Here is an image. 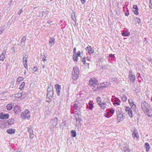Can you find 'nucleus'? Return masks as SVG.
Returning a JSON list of instances; mask_svg holds the SVG:
<instances>
[{
    "label": "nucleus",
    "mask_w": 152,
    "mask_h": 152,
    "mask_svg": "<svg viewBox=\"0 0 152 152\" xmlns=\"http://www.w3.org/2000/svg\"><path fill=\"white\" fill-rule=\"evenodd\" d=\"M138 9H134L133 10V11L134 12V13L136 15H138L139 14L138 12Z\"/></svg>",
    "instance_id": "obj_40"
},
{
    "label": "nucleus",
    "mask_w": 152,
    "mask_h": 152,
    "mask_svg": "<svg viewBox=\"0 0 152 152\" xmlns=\"http://www.w3.org/2000/svg\"><path fill=\"white\" fill-rule=\"evenodd\" d=\"M130 33L129 31H126L122 33V35L124 37L128 36L130 35Z\"/></svg>",
    "instance_id": "obj_25"
},
{
    "label": "nucleus",
    "mask_w": 152,
    "mask_h": 152,
    "mask_svg": "<svg viewBox=\"0 0 152 152\" xmlns=\"http://www.w3.org/2000/svg\"><path fill=\"white\" fill-rule=\"evenodd\" d=\"M6 51L5 50H4L2 53L1 54L0 56V60L3 61L5 58V55L6 54Z\"/></svg>",
    "instance_id": "obj_13"
},
{
    "label": "nucleus",
    "mask_w": 152,
    "mask_h": 152,
    "mask_svg": "<svg viewBox=\"0 0 152 152\" xmlns=\"http://www.w3.org/2000/svg\"><path fill=\"white\" fill-rule=\"evenodd\" d=\"M22 12V9H20L19 10L18 12V14H19V15H20L21 13Z\"/></svg>",
    "instance_id": "obj_56"
},
{
    "label": "nucleus",
    "mask_w": 152,
    "mask_h": 152,
    "mask_svg": "<svg viewBox=\"0 0 152 152\" xmlns=\"http://www.w3.org/2000/svg\"><path fill=\"white\" fill-rule=\"evenodd\" d=\"M86 0H81V2L82 4H84Z\"/></svg>",
    "instance_id": "obj_58"
},
{
    "label": "nucleus",
    "mask_w": 152,
    "mask_h": 152,
    "mask_svg": "<svg viewBox=\"0 0 152 152\" xmlns=\"http://www.w3.org/2000/svg\"><path fill=\"white\" fill-rule=\"evenodd\" d=\"M58 120L57 118L55 117L51 121V123L52 125V126H51L53 128H54V127L56 126L57 124Z\"/></svg>",
    "instance_id": "obj_8"
},
{
    "label": "nucleus",
    "mask_w": 152,
    "mask_h": 152,
    "mask_svg": "<svg viewBox=\"0 0 152 152\" xmlns=\"http://www.w3.org/2000/svg\"><path fill=\"white\" fill-rule=\"evenodd\" d=\"M23 60L24 61H27V56L26 55H24L23 56Z\"/></svg>",
    "instance_id": "obj_37"
},
{
    "label": "nucleus",
    "mask_w": 152,
    "mask_h": 152,
    "mask_svg": "<svg viewBox=\"0 0 152 152\" xmlns=\"http://www.w3.org/2000/svg\"><path fill=\"white\" fill-rule=\"evenodd\" d=\"M53 87L51 85H50L48 88L47 92L53 91Z\"/></svg>",
    "instance_id": "obj_29"
},
{
    "label": "nucleus",
    "mask_w": 152,
    "mask_h": 152,
    "mask_svg": "<svg viewBox=\"0 0 152 152\" xmlns=\"http://www.w3.org/2000/svg\"><path fill=\"white\" fill-rule=\"evenodd\" d=\"M6 131L8 133L10 134H12L15 132V130L12 128H10L7 130Z\"/></svg>",
    "instance_id": "obj_16"
},
{
    "label": "nucleus",
    "mask_w": 152,
    "mask_h": 152,
    "mask_svg": "<svg viewBox=\"0 0 152 152\" xmlns=\"http://www.w3.org/2000/svg\"><path fill=\"white\" fill-rule=\"evenodd\" d=\"M28 132L29 133L33 132V130L32 128H28Z\"/></svg>",
    "instance_id": "obj_46"
},
{
    "label": "nucleus",
    "mask_w": 152,
    "mask_h": 152,
    "mask_svg": "<svg viewBox=\"0 0 152 152\" xmlns=\"http://www.w3.org/2000/svg\"><path fill=\"white\" fill-rule=\"evenodd\" d=\"M114 56V55H112V54H110L109 55V57H110V58H112L113 57V56Z\"/></svg>",
    "instance_id": "obj_61"
},
{
    "label": "nucleus",
    "mask_w": 152,
    "mask_h": 152,
    "mask_svg": "<svg viewBox=\"0 0 152 152\" xmlns=\"http://www.w3.org/2000/svg\"><path fill=\"white\" fill-rule=\"evenodd\" d=\"M98 105L99 107L102 109H104L107 108V105L105 102H102L101 103H99Z\"/></svg>",
    "instance_id": "obj_14"
},
{
    "label": "nucleus",
    "mask_w": 152,
    "mask_h": 152,
    "mask_svg": "<svg viewBox=\"0 0 152 152\" xmlns=\"http://www.w3.org/2000/svg\"><path fill=\"white\" fill-rule=\"evenodd\" d=\"M75 119L76 121H79L80 122L81 120V118H77L76 117Z\"/></svg>",
    "instance_id": "obj_54"
},
{
    "label": "nucleus",
    "mask_w": 152,
    "mask_h": 152,
    "mask_svg": "<svg viewBox=\"0 0 152 152\" xmlns=\"http://www.w3.org/2000/svg\"><path fill=\"white\" fill-rule=\"evenodd\" d=\"M117 119L118 120V121H122L124 119V116L122 114L117 113Z\"/></svg>",
    "instance_id": "obj_12"
},
{
    "label": "nucleus",
    "mask_w": 152,
    "mask_h": 152,
    "mask_svg": "<svg viewBox=\"0 0 152 152\" xmlns=\"http://www.w3.org/2000/svg\"><path fill=\"white\" fill-rule=\"evenodd\" d=\"M133 10L138 9L137 8V5H134L133 6Z\"/></svg>",
    "instance_id": "obj_51"
},
{
    "label": "nucleus",
    "mask_w": 152,
    "mask_h": 152,
    "mask_svg": "<svg viewBox=\"0 0 152 152\" xmlns=\"http://www.w3.org/2000/svg\"><path fill=\"white\" fill-rule=\"evenodd\" d=\"M141 106L143 111L148 113L151 109V107L150 105L145 101L142 102Z\"/></svg>",
    "instance_id": "obj_1"
},
{
    "label": "nucleus",
    "mask_w": 152,
    "mask_h": 152,
    "mask_svg": "<svg viewBox=\"0 0 152 152\" xmlns=\"http://www.w3.org/2000/svg\"><path fill=\"white\" fill-rule=\"evenodd\" d=\"M149 7L151 9H152V0H151L150 1Z\"/></svg>",
    "instance_id": "obj_47"
},
{
    "label": "nucleus",
    "mask_w": 152,
    "mask_h": 152,
    "mask_svg": "<svg viewBox=\"0 0 152 152\" xmlns=\"http://www.w3.org/2000/svg\"><path fill=\"white\" fill-rule=\"evenodd\" d=\"M132 136L134 139L139 138V136L136 129H134V131L132 134Z\"/></svg>",
    "instance_id": "obj_9"
},
{
    "label": "nucleus",
    "mask_w": 152,
    "mask_h": 152,
    "mask_svg": "<svg viewBox=\"0 0 152 152\" xmlns=\"http://www.w3.org/2000/svg\"><path fill=\"white\" fill-rule=\"evenodd\" d=\"M140 22V19H138V20H137V22H138V23H139Z\"/></svg>",
    "instance_id": "obj_64"
},
{
    "label": "nucleus",
    "mask_w": 152,
    "mask_h": 152,
    "mask_svg": "<svg viewBox=\"0 0 152 152\" xmlns=\"http://www.w3.org/2000/svg\"><path fill=\"white\" fill-rule=\"evenodd\" d=\"M129 102L130 105L132 106V107H133L134 108L136 107L135 105H134V104L133 103V101L132 99H129L128 100Z\"/></svg>",
    "instance_id": "obj_24"
},
{
    "label": "nucleus",
    "mask_w": 152,
    "mask_h": 152,
    "mask_svg": "<svg viewBox=\"0 0 152 152\" xmlns=\"http://www.w3.org/2000/svg\"><path fill=\"white\" fill-rule=\"evenodd\" d=\"M4 31V27H0V34H1V33Z\"/></svg>",
    "instance_id": "obj_39"
},
{
    "label": "nucleus",
    "mask_w": 152,
    "mask_h": 152,
    "mask_svg": "<svg viewBox=\"0 0 152 152\" xmlns=\"http://www.w3.org/2000/svg\"><path fill=\"white\" fill-rule=\"evenodd\" d=\"M145 145L146 148V151L147 152H148L150 148V146L148 142L145 143Z\"/></svg>",
    "instance_id": "obj_23"
},
{
    "label": "nucleus",
    "mask_w": 152,
    "mask_h": 152,
    "mask_svg": "<svg viewBox=\"0 0 152 152\" xmlns=\"http://www.w3.org/2000/svg\"><path fill=\"white\" fill-rule=\"evenodd\" d=\"M23 79V77L19 76V77L17 80V82H20L21 81H22Z\"/></svg>",
    "instance_id": "obj_30"
},
{
    "label": "nucleus",
    "mask_w": 152,
    "mask_h": 152,
    "mask_svg": "<svg viewBox=\"0 0 152 152\" xmlns=\"http://www.w3.org/2000/svg\"><path fill=\"white\" fill-rule=\"evenodd\" d=\"M72 19L74 21H75L76 20L75 14L74 13H72Z\"/></svg>",
    "instance_id": "obj_34"
},
{
    "label": "nucleus",
    "mask_w": 152,
    "mask_h": 152,
    "mask_svg": "<svg viewBox=\"0 0 152 152\" xmlns=\"http://www.w3.org/2000/svg\"><path fill=\"white\" fill-rule=\"evenodd\" d=\"M107 83H106L107 84ZM108 86V85H107L106 84H105L104 86H101L100 85H99V84H96L94 85L93 86H92L91 87L92 88V89L94 91H96L97 90H99L101 87H107V86Z\"/></svg>",
    "instance_id": "obj_4"
},
{
    "label": "nucleus",
    "mask_w": 152,
    "mask_h": 152,
    "mask_svg": "<svg viewBox=\"0 0 152 152\" xmlns=\"http://www.w3.org/2000/svg\"><path fill=\"white\" fill-rule=\"evenodd\" d=\"M88 104H89V106L88 107L89 109L90 110H92L94 107L93 104L90 102H89Z\"/></svg>",
    "instance_id": "obj_31"
},
{
    "label": "nucleus",
    "mask_w": 152,
    "mask_h": 152,
    "mask_svg": "<svg viewBox=\"0 0 152 152\" xmlns=\"http://www.w3.org/2000/svg\"><path fill=\"white\" fill-rule=\"evenodd\" d=\"M52 98H50L49 96H47V97L46 99V100L47 102H49L51 101V99Z\"/></svg>",
    "instance_id": "obj_42"
},
{
    "label": "nucleus",
    "mask_w": 152,
    "mask_h": 152,
    "mask_svg": "<svg viewBox=\"0 0 152 152\" xmlns=\"http://www.w3.org/2000/svg\"><path fill=\"white\" fill-rule=\"evenodd\" d=\"M86 61V60L85 58H83L82 59V62L83 64H84L85 63Z\"/></svg>",
    "instance_id": "obj_52"
},
{
    "label": "nucleus",
    "mask_w": 152,
    "mask_h": 152,
    "mask_svg": "<svg viewBox=\"0 0 152 152\" xmlns=\"http://www.w3.org/2000/svg\"><path fill=\"white\" fill-rule=\"evenodd\" d=\"M82 105L80 103H75L74 104V107L76 109H80L82 107Z\"/></svg>",
    "instance_id": "obj_17"
},
{
    "label": "nucleus",
    "mask_w": 152,
    "mask_h": 152,
    "mask_svg": "<svg viewBox=\"0 0 152 152\" xmlns=\"http://www.w3.org/2000/svg\"><path fill=\"white\" fill-rule=\"evenodd\" d=\"M96 101L98 104L99 103H100L101 102V99L100 97L99 96L97 97L96 98Z\"/></svg>",
    "instance_id": "obj_35"
},
{
    "label": "nucleus",
    "mask_w": 152,
    "mask_h": 152,
    "mask_svg": "<svg viewBox=\"0 0 152 152\" xmlns=\"http://www.w3.org/2000/svg\"><path fill=\"white\" fill-rule=\"evenodd\" d=\"M76 48H74L73 49V53H77L76 52Z\"/></svg>",
    "instance_id": "obj_57"
},
{
    "label": "nucleus",
    "mask_w": 152,
    "mask_h": 152,
    "mask_svg": "<svg viewBox=\"0 0 152 152\" xmlns=\"http://www.w3.org/2000/svg\"><path fill=\"white\" fill-rule=\"evenodd\" d=\"M23 63L24 65V67L26 69H27V61H23Z\"/></svg>",
    "instance_id": "obj_32"
},
{
    "label": "nucleus",
    "mask_w": 152,
    "mask_h": 152,
    "mask_svg": "<svg viewBox=\"0 0 152 152\" xmlns=\"http://www.w3.org/2000/svg\"><path fill=\"white\" fill-rule=\"evenodd\" d=\"M14 109L15 112L16 114L19 113L21 111L20 107L18 105L15 106Z\"/></svg>",
    "instance_id": "obj_11"
},
{
    "label": "nucleus",
    "mask_w": 152,
    "mask_h": 152,
    "mask_svg": "<svg viewBox=\"0 0 152 152\" xmlns=\"http://www.w3.org/2000/svg\"><path fill=\"white\" fill-rule=\"evenodd\" d=\"M79 74H74L72 73V78L74 80H76L79 77Z\"/></svg>",
    "instance_id": "obj_19"
},
{
    "label": "nucleus",
    "mask_w": 152,
    "mask_h": 152,
    "mask_svg": "<svg viewBox=\"0 0 152 152\" xmlns=\"http://www.w3.org/2000/svg\"><path fill=\"white\" fill-rule=\"evenodd\" d=\"M109 116V112H107L106 113H105V116L107 118H108Z\"/></svg>",
    "instance_id": "obj_49"
},
{
    "label": "nucleus",
    "mask_w": 152,
    "mask_h": 152,
    "mask_svg": "<svg viewBox=\"0 0 152 152\" xmlns=\"http://www.w3.org/2000/svg\"><path fill=\"white\" fill-rule=\"evenodd\" d=\"M98 83V81L94 78H91L89 82V85L91 87Z\"/></svg>",
    "instance_id": "obj_5"
},
{
    "label": "nucleus",
    "mask_w": 152,
    "mask_h": 152,
    "mask_svg": "<svg viewBox=\"0 0 152 152\" xmlns=\"http://www.w3.org/2000/svg\"><path fill=\"white\" fill-rule=\"evenodd\" d=\"M25 84V83L24 82H23L22 83L20 86L19 88L21 90H22Z\"/></svg>",
    "instance_id": "obj_33"
},
{
    "label": "nucleus",
    "mask_w": 152,
    "mask_h": 152,
    "mask_svg": "<svg viewBox=\"0 0 152 152\" xmlns=\"http://www.w3.org/2000/svg\"><path fill=\"white\" fill-rule=\"evenodd\" d=\"M86 48L88 49V52L89 53L93 54L94 53V49L91 48V46H88Z\"/></svg>",
    "instance_id": "obj_18"
},
{
    "label": "nucleus",
    "mask_w": 152,
    "mask_h": 152,
    "mask_svg": "<svg viewBox=\"0 0 152 152\" xmlns=\"http://www.w3.org/2000/svg\"><path fill=\"white\" fill-rule=\"evenodd\" d=\"M125 15L126 16H128L129 14L128 13H127L126 12H125Z\"/></svg>",
    "instance_id": "obj_60"
},
{
    "label": "nucleus",
    "mask_w": 152,
    "mask_h": 152,
    "mask_svg": "<svg viewBox=\"0 0 152 152\" xmlns=\"http://www.w3.org/2000/svg\"><path fill=\"white\" fill-rule=\"evenodd\" d=\"M87 60H89V58L88 57H87L86 58Z\"/></svg>",
    "instance_id": "obj_63"
},
{
    "label": "nucleus",
    "mask_w": 152,
    "mask_h": 152,
    "mask_svg": "<svg viewBox=\"0 0 152 152\" xmlns=\"http://www.w3.org/2000/svg\"><path fill=\"white\" fill-rule=\"evenodd\" d=\"M9 117V115L8 114H5L3 113H1L0 114V118L2 119H6Z\"/></svg>",
    "instance_id": "obj_7"
},
{
    "label": "nucleus",
    "mask_w": 152,
    "mask_h": 152,
    "mask_svg": "<svg viewBox=\"0 0 152 152\" xmlns=\"http://www.w3.org/2000/svg\"><path fill=\"white\" fill-rule=\"evenodd\" d=\"M129 78L130 80L132 82L134 81L135 79V77L133 74L132 71L131 70L129 71Z\"/></svg>",
    "instance_id": "obj_6"
},
{
    "label": "nucleus",
    "mask_w": 152,
    "mask_h": 152,
    "mask_svg": "<svg viewBox=\"0 0 152 152\" xmlns=\"http://www.w3.org/2000/svg\"><path fill=\"white\" fill-rule=\"evenodd\" d=\"M78 56L77 53H73V60L75 61H77L78 60Z\"/></svg>",
    "instance_id": "obj_22"
},
{
    "label": "nucleus",
    "mask_w": 152,
    "mask_h": 152,
    "mask_svg": "<svg viewBox=\"0 0 152 152\" xmlns=\"http://www.w3.org/2000/svg\"><path fill=\"white\" fill-rule=\"evenodd\" d=\"M115 99L116 102L118 101L119 100V99L117 98H115Z\"/></svg>",
    "instance_id": "obj_62"
},
{
    "label": "nucleus",
    "mask_w": 152,
    "mask_h": 152,
    "mask_svg": "<svg viewBox=\"0 0 152 152\" xmlns=\"http://www.w3.org/2000/svg\"><path fill=\"white\" fill-rule=\"evenodd\" d=\"M49 43L51 45V46L55 44V39L53 37L50 38L49 40Z\"/></svg>",
    "instance_id": "obj_20"
},
{
    "label": "nucleus",
    "mask_w": 152,
    "mask_h": 152,
    "mask_svg": "<svg viewBox=\"0 0 152 152\" xmlns=\"http://www.w3.org/2000/svg\"><path fill=\"white\" fill-rule=\"evenodd\" d=\"M47 96H49L50 98H52L53 96V91H50V92H47Z\"/></svg>",
    "instance_id": "obj_26"
},
{
    "label": "nucleus",
    "mask_w": 152,
    "mask_h": 152,
    "mask_svg": "<svg viewBox=\"0 0 152 152\" xmlns=\"http://www.w3.org/2000/svg\"><path fill=\"white\" fill-rule=\"evenodd\" d=\"M21 97H22V98H24L27 96V94L25 92H22L20 93Z\"/></svg>",
    "instance_id": "obj_27"
},
{
    "label": "nucleus",
    "mask_w": 152,
    "mask_h": 152,
    "mask_svg": "<svg viewBox=\"0 0 152 152\" xmlns=\"http://www.w3.org/2000/svg\"><path fill=\"white\" fill-rule=\"evenodd\" d=\"M33 71H34V72H35L37 70V67H34L33 69Z\"/></svg>",
    "instance_id": "obj_50"
},
{
    "label": "nucleus",
    "mask_w": 152,
    "mask_h": 152,
    "mask_svg": "<svg viewBox=\"0 0 152 152\" xmlns=\"http://www.w3.org/2000/svg\"><path fill=\"white\" fill-rule=\"evenodd\" d=\"M71 136L73 137H75L76 136V133L75 131L74 130H72L71 131Z\"/></svg>",
    "instance_id": "obj_28"
},
{
    "label": "nucleus",
    "mask_w": 152,
    "mask_h": 152,
    "mask_svg": "<svg viewBox=\"0 0 152 152\" xmlns=\"http://www.w3.org/2000/svg\"><path fill=\"white\" fill-rule=\"evenodd\" d=\"M55 86L57 94L58 96H59L60 94L61 86L58 84L55 85Z\"/></svg>",
    "instance_id": "obj_10"
},
{
    "label": "nucleus",
    "mask_w": 152,
    "mask_h": 152,
    "mask_svg": "<svg viewBox=\"0 0 152 152\" xmlns=\"http://www.w3.org/2000/svg\"><path fill=\"white\" fill-rule=\"evenodd\" d=\"M115 104H117V105H120V103L117 102H115Z\"/></svg>",
    "instance_id": "obj_59"
},
{
    "label": "nucleus",
    "mask_w": 152,
    "mask_h": 152,
    "mask_svg": "<svg viewBox=\"0 0 152 152\" xmlns=\"http://www.w3.org/2000/svg\"><path fill=\"white\" fill-rule=\"evenodd\" d=\"M20 96V93H18L15 94V96L18 98H21Z\"/></svg>",
    "instance_id": "obj_44"
},
{
    "label": "nucleus",
    "mask_w": 152,
    "mask_h": 152,
    "mask_svg": "<svg viewBox=\"0 0 152 152\" xmlns=\"http://www.w3.org/2000/svg\"><path fill=\"white\" fill-rule=\"evenodd\" d=\"M14 106L13 104L12 103L8 104L7 106V109L8 110H11Z\"/></svg>",
    "instance_id": "obj_21"
},
{
    "label": "nucleus",
    "mask_w": 152,
    "mask_h": 152,
    "mask_svg": "<svg viewBox=\"0 0 152 152\" xmlns=\"http://www.w3.org/2000/svg\"><path fill=\"white\" fill-rule=\"evenodd\" d=\"M21 117L23 119H29L30 118V113L29 110H25L21 114Z\"/></svg>",
    "instance_id": "obj_2"
},
{
    "label": "nucleus",
    "mask_w": 152,
    "mask_h": 152,
    "mask_svg": "<svg viewBox=\"0 0 152 152\" xmlns=\"http://www.w3.org/2000/svg\"><path fill=\"white\" fill-rule=\"evenodd\" d=\"M77 54L78 56H80V51H78L77 52Z\"/></svg>",
    "instance_id": "obj_55"
},
{
    "label": "nucleus",
    "mask_w": 152,
    "mask_h": 152,
    "mask_svg": "<svg viewBox=\"0 0 152 152\" xmlns=\"http://www.w3.org/2000/svg\"><path fill=\"white\" fill-rule=\"evenodd\" d=\"M26 40V38H25V37H23L22 38L21 40V43H23Z\"/></svg>",
    "instance_id": "obj_43"
},
{
    "label": "nucleus",
    "mask_w": 152,
    "mask_h": 152,
    "mask_svg": "<svg viewBox=\"0 0 152 152\" xmlns=\"http://www.w3.org/2000/svg\"><path fill=\"white\" fill-rule=\"evenodd\" d=\"M29 133V134L30 137L31 139L33 138L34 137V134H33V132H31Z\"/></svg>",
    "instance_id": "obj_38"
},
{
    "label": "nucleus",
    "mask_w": 152,
    "mask_h": 152,
    "mask_svg": "<svg viewBox=\"0 0 152 152\" xmlns=\"http://www.w3.org/2000/svg\"><path fill=\"white\" fill-rule=\"evenodd\" d=\"M72 73L74 74H79V69L77 66L74 67L73 68V70Z\"/></svg>",
    "instance_id": "obj_15"
},
{
    "label": "nucleus",
    "mask_w": 152,
    "mask_h": 152,
    "mask_svg": "<svg viewBox=\"0 0 152 152\" xmlns=\"http://www.w3.org/2000/svg\"><path fill=\"white\" fill-rule=\"evenodd\" d=\"M124 152H130V150L129 148H124Z\"/></svg>",
    "instance_id": "obj_45"
},
{
    "label": "nucleus",
    "mask_w": 152,
    "mask_h": 152,
    "mask_svg": "<svg viewBox=\"0 0 152 152\" xmlns=\"http://www.w3.org/2000/svg\"><path fill=\"white\" fill-rule=\"evenodd\" d=\"M14 120L13 119H9L8 120V123L9 124H12L14 123Z\"/></svg>",
    "instance_id": "obj_36"
},
{
    "label": "nucleus",
    "mask_w": 152,
    "mask_h": 152,
    "mask_svg": "<svg viewBox=\"0 0 152 152\" xmlns=\"http://www.w3.org/2000/svg\"><path fill=\"white\" fill-rule=\"evenodd\" d=\"M114 110L113 109H110L109 110V111L108 112L109 113H110L112 114H113L114 113Z\"/></svg>",
    "instance_id": "obj_48"
},
{
    "label": "nucleus",
    "mask_w": 152,
    "mask_h": 152,
    "mask_svg": "<svg viewBox=\"0 0 152 152\" xmlns=\"http://www.w3.org/2000/svg\"><path fill=\"white\" fill-rule=\"evenodd\" d=\"M125 108L126 113L129 115L131 118H133V112L131 108L129 106L125 107Z\"/></svg>",
    "instance_id": "obj_3"
},
{
    "label": "nucleus",
    "mask_w": 152,
    "mask_h": 152,
    "mask_svg": "<svg viewBox=\"0 0 152 152\" xmlns=\"http://www.w3.org/2000/svg\"><path fill=\"white\" fill-rule=\"evenodd\" d=\"M46 56H44L42 58V60L44 61H47V59H46Z\"/></svg>",
    "instance_id": "obj_53"
},
{
    "label": "nucleus",
    "mask_w": 152,
    "mask_h": 152,
    "mask_svg": "<svg viewBox=\"0 0 152 152\" xmlns=\"http://www.w3.org/2000/svg\"><path fill=\"white\" fill-rule=\"evenodd\" d=\"M122 99H123V100L124 101H126V100L127 98L125 95H123L122 97Z\"/></svg>",
    "instance_id": "obj_41"
}]
</instances>
